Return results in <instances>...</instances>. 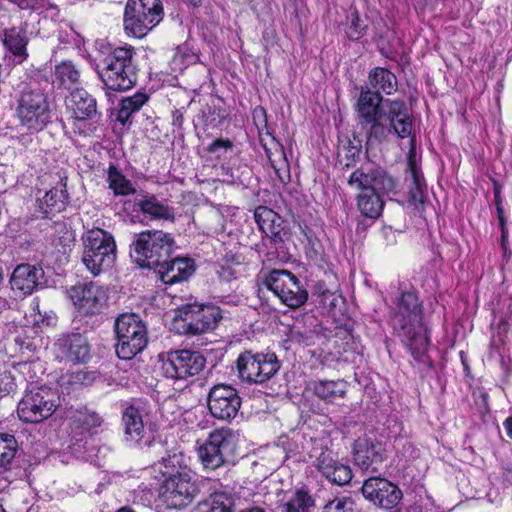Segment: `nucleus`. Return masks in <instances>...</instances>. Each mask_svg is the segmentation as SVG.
Here are the masks:
<instances>
[{
	"label": "nucleus",
	"instance_id": "f704fd0d",
	"mask_svg": "<svg viewBox=\"0 0 512 512\" xmlns=\"http://www.w3.org/2000/svg\"><path fill=\"white\" fill-rule=\"evenodd\" d=\"M116 258L115 253L104 252L103 254L83 251L82 262L87 270L94 276L109 268Z\"/></svg>",
	"mask_w": 512,
	"mask_h": 512
},
{
	"label": "nucleus",
	"instance_id": "bf43d9fd",
	"mask_svg": "<svg viewBox=\"0 0 512 512\" xmlns=\"http://www.w3.org/2000/svg\"><path fill=\"white\" fill-rule=\"evenodd\" d=\"M118 512H134L130 508H121Z\"/></svg>",
	"mask_w": 512,
	"mask_h": 512
},
{
	"label": "nucleus",
	"instance_id": "5fc2aeb1",
	"mask_svg": "<svg viewBox=\"0 0 512 512\" xmlns=\"http://www.w3.org/2000/svg\"><path fill=\"white\" fill-rule=\"evenodd\" d=\"M68 377H69V382L78 384V383L82 382V380L85 378V375L83 372H74V373H71Z\"/></svg>",
	"mask_w": 512,
	"mask_h": 512
},
{
	"label": "nucleus",
	"instance_id": "4d7b16f0",
	"mask_svg": "<svg viewBox=\"0 0 512 512\" xmlns=\"http://www.w3.org/2000/svg\"><path fill=\"white\" fill-rule=\"evenodd\" d=\"M504 427L506 429L508 437L512 438V416L505 420Z\"/></svg>",
	"mask_w": 512,
	"mask_h": 512
},
{
	"label": "nucleus",
	"instance_id": "423d86ee",
	"mask_svg": "<svg viewBox=\"0 0 512 512\" xmlns=\"http://www.w3.org/2000/svg\"><path fill=\"white\" fill-rule=\"evenodd\" d=\"M115 333V351L120 359H132L147 345L146 327L136 314L120 315L115 321Z\"/></svg>",
	"mask_w": 512,
	"mask_h": 512
},
{
	"label": "nucleus",
	"instance_id": "6e6d98bb",
	"mask_svg": "<svg viewBox=\"0 0 512 512\" xmlns=\"http://www.w3.org/2000/svg\"><path fill=\"white\" fill-rule=\"evenodd\" d=\"M108 452H110V448L108 446H106V445H103V446H100V447L97 448V452L94 454V456L98 460H101V459L106 457Z\"/></svg>",
	"mask_w": 512,
	"mask_h": 512
},
{
	"label": "nucleus",
	"instance_id": "6e6552de",
	"mask_svg": "<svg viewBox=\"0 0 512 512\" xmlns=\"http://www.w3.org/2000/svg\"><path fill=\"white\" fill-rule=\"evenodd\" d=\"M236 437L229 428L215 429L209 433L198 449L199 459L205 469L216 470L234 456Z\"/></svg>",
	"mask_w": 512,
	"mask_h": 512
},
{
	"label": "nucleus",
	"instance_id": "4468645a",
	"mask_svg": "<svg viewBox=\"0 0 512 512\" xmlns=\"http://www.w3.org/2000/svg\"><path fill=\"white\" fill-rule=\"evenodd\" d=\"M162 371L167 378L181 380L199 374L206 364L198 351L173 350L159 355Z\"/></svg>",
	"mask_w": 512,
	"mask_h": 512
},
{
	"label": "nucleus",
	"instance_id": "f03ea898",
	"mask_svg": "<svg viewBox=\"0 0 512 512\" xmlns=\"http://www.w3.org/2000/svg\"><path fill=\"white\" fill-rule=\"evenodd\" d=\"M368 142L372 140L381 142L387 139L390 134L400 138L411 135L413 121L408 113L406 104L401 100H386V109L380 116L369 123Z\"/></svg>",
	"mask_w": 512,
	"mask_h": 512
},
{
	"label": "nucleus",
	"instance_id": "864d4df0",
	"mask_svg": "<svg viewBox=\"0 0 512 512\" xmlns=\"http://www.w3.org/2000/svg\"><path fill=\"white\" fill-rule=\"evenodd\" d=\"M219 273V277L225 281H229L231 278L234 277V272L231 268L225 267V265L221 266Z\"/></svg>",
	"mask_w": 512,
	"mask_h": 512
},
{
	"label": "nucleus",
	"instance_id": "49530a36",
	"mask_svg": "<svg viewBox=\"0 0 512 512\" xmlns=\"http://www.w3.org/2000/svg\"><path fill=\"white\" fill-rule=\"evenodd\" d=\"M254 217L261 230L267 233L269 218H277V214L267 207L260 206L255 210Z\"/></svg>",
	"mask_w": 512,
	"mask_h": 512
},
{
	"label": "nucleus",
	"instance_id": "dca6fc26",
	"mask_svg": "<svg viewBox=\"0 0 512 512\" xmlns=\"http://www.w3.org/2000/svg\"><path fill=\"white\" fill-rule=\"evenodd\" d=\"M347 184L358 193L372 191L390 193L395 192L397 188V181L382 168L370 169L369 171L358 168L349 175Z\"/></svg>",
	"mask_w": 512,
	"mask_h": 512
},
{
	"label": "nucleus",
	"instance_id": "393cba45",
	"mask_svg": "<svg viewBox=\"0 0 512 512\" xmlns=\"http://www.w3.org/2000/svg\"><path fill=\"white\" fill-rule=\"evenodd\" d=\"M165 284H174L190 277L194 271L193 263L190 259L175 258L165 259L158 267L154 268Z\"/></svg>",
	"mask_w": 512,
	"mask_h": 512
},
{
	"label": "nucleus",
	"instance_id": "4be33fe9",
	"mask_svg": "<svg viewBox=\"0 0 512 512\" xmlns=\"http://www.w3.org/2000/svg\"><path fill=\"white\" fill-rule=\"evenodd\" d=\"M9 282L13 291L20 295H30L43 287L44 270L41 266L20 264L13 270Z\"/></svg>",
	"mask_w": 512,
	"mask_h": 512
},
{
	"label": "nucleus",
	"instance_id": "a878e982",
	"mask_svg": "<svg viewBox=\"0 0 512 512\" xmlns=\"http://www.w3.org/2000/svg\"><path fill=\"white\" fill-rule=\"evenodd\" d=\"M134 206L144 215L152 220H165L173 222L175 210L154 194L144 193L135 200Z\"/></svg>",
	"mask_w": 512,
	"mask_h": 512
},
{
	"label": "nucleus",
	"instance_id": "7ed1b4c3",
	"mask_svg": "<svg viewBox=\"0 0 512 512\" xmlns=\"http://www.w3.org/2000/svg\"><path fill=\"white\" fill-rule=\"evenodd\" d=\"M133 55L132 47H117L102 59L99 75L107 88L128 90L134 86L137 78Z\"/></svg>",
	"mask_w": 512,
	"mask_h": 512
},
{
	"label": "nucleus",
	"instance_id": "8fccbe9b",
	"mask_svg": "<svg viewBox=\"0 0 512 512\" xmlns=\"http://www.w3.org/2000/svg\"><path fill=\"white\" fill-rule=\"evenodd\" d=\"M232 147V142L224 139H216L214 140L208 147L207 151L209 153H216L218 150H228Z\"/></svg>",
	"mask_w": 512,
	"mask_h": 512
},
{
	"label": "nucleus",
	"instance_id": "c85d7f7f",
	"mask_svg": "<svg viewBox=\"0 0 512 512\" xmlns=\"http://www.w3.org/2000/svg\"><path fill=\"white\" fill-rule=\"evenodd\" d=\"M83 246L86 253L94 252L95 254L108 253L116 254V244L113 236L100 228L87 231L83 236Z\"/></svg>",
	"mask_w": 512,
	"mask_h": 512
},
{
	"label": "nucleus",
	"instance_id": "0eeeda50",
	"mask_svg": "<svg viewBox=\"0 0 512 512\" xmlns=\"http://www.w3.org/2000/svg\"><path fill=\"white\" fill-rule=\"evenodd\" d=\"M16 115L20 125L31 133L44 129L50 121V108L40 90H24L17 100Z\"/></svg>",
	"mask_w": 512,
	"mask_h": 512
},
{
	"label": "nucleus",
	"instance_id": "f3484780",
	"mask_svg": "<svg viewBox=\"0 0 512 512\" xmlns=\"http://www.w3.org/2000/svg\"><path fill=\"white\" fill-rule=\"evenodd\" d=\"M207 404L214 418L229 421L236 417L241 407V398L233 387L217 384L209 390Z\"/></svg>",
	"mask_w": 512,
	"mask_h": 512
},
{
	"label": "nucleus",
	"instance_id": "e433bc0d",
	"mask_svg": "<svg viewBox=\"0 0 512 512\" xmlns=\"http://www.w3.org/2000/svg\"><path fill=\"white\" fill-rule=\"evenodd\" d=\"M109 188L115 196H128L135 193V188L115 166H110L107 177Z\"/></svg>",
	"mask_w": 512,
	"mask_h": 512
},
{
	"label": "nucleus",
	"instance_id": "a211bd4d",
	"mask_svg": "<svg viewBox=\"0 0 512 512\" xmlns=\"http://www.w3.org/2000/svg\"><path fill=\"white\" fill-rule=\"evenodd\" d=\"M68 294L82 315H93L100 312L108 299L106 289L93 282L75 285L70 288Z\"/></svg>",
	"mask_w": 512,
	"mask_h": 512
},
{
	"label": "nucleus",
	"instance_id": "f8f14e48",
	"mask_svg": "<svg viewBox=\"0 0 512 512\" xmlns=\"http://www.w3.org/2000/svg\"><path fill=\"white\" fill-rule=\"evenodd\" d=\"M309 457L322 476L331 483L339 486L350 483L352 479L350 466L338 461L337 454L329 449L326 441L314 439Z\"/></svg>",
	"mask_w": 512,
	"mask_h": 512
},
{
	"label": "nucleus",
	"instance_id": "5701e85b",
	"mask_svg": "<svg viewBox=\"0 0 512 512\" xmlns=\"http://www.w3.org/2000/svg\"><path fill=\"white\" fill-rule=\"evenodd\" d=\"M415 139L410 140V151L408 154V170L406 181L408 184L409 202L415 207H419L425 203L426 199V183L419 167L416 163V153L414 147Z\"/></svg>",
	"mask_w": 512,
	"mask_h": 512
},
{
	"label": "nucleus",
	"instance_id": "79ce46f5",
	"mask_svg": "<svg viewBox=\"0 0 512 512\" xmlns=\"http://www.w3.org/2000/svg\"><path fill=\"white\" fill-rule=\"evenodd\" d=\"M323 512H363L351 496H339L329 501Z\"/></svg>",
	"mask_w": 512,
	"mask_h": 512
},
{
	"label": "nucleus",
	"instance_id": "680f3d73",
	"mask_svg": "<svg viewBox=\"0 0 512 512\" xmlns=\"http://www.w3.org/2000/svg\"><path fill=\"white\" fill-rule=\"evenodd\" d=\"M29 144L30 143H27V142L22 143V145H24V146H28Z\"/></svg>",
	"mask_w": 512,
	"mask_h": 512
},
{
	"label": "nucleus",
	"instance_id": "7c9ffc66",
	"mask_svg": "<svg viewBox=\"0 0 512 512\" xmlns=\"http://www.w3.org/2000/svg\"><path fill=\"white\" fill-rule=\"evenodd\" d=\"M312 390L317 397L327 403H335L344 398L347 391L345 381L319 380L312 383Z\"/></svg>",
	"mask_w": 512,
	"mask_h": 512
},
{
	"label": "nucleus",
	"instance_id": "ea45409f",
	"mask_svg": "<svg viewBox=\"0 0 512 512\" xmlns=\"http://www.w3.org/2000/svg\"><path fill=\"white\" fill-rule=\"evenodd\" d=\"M80 78V72L76 69L72 62H61L55 68V79L63 87L71 89L77 84Z\"/></svg>",
	"mask_w": 512,
	"mask_h": 512
},
{
	"label": "nucleus",
	"instance_id": "603ef678",
	"mask_svg": "<svg viewBox=\"0 0 512 512\" xmlns=\"http://www.w3.org/2000/svg\"><path fill=\"white\" fill-rule=\"evenodd\" d=\"M280 221L281 218L277 215V218H269L268 220V226H267V233L270 232L271 234H278L279 228H280Z\"/></svg>",
	"mask_w": 512,
	"mask_h": 512
},
{
	"label": "nucleus",
	"instance_id": "13d9d810",
	"mask_svg": "<svg viewBox=\"0 0 512 512\" xmlns=\"http://www.w3.org/2000/svg\"><path fill=\"white\" fill-rule=\"evenodd\" d=\"M498 210V218H499V221H500V224L502 226V232H503V238L505 237V231H504V216H503V210L501 207H498L497 208Z\"/></svg>",
	"mask_w": 512,
	"mask_h": 512
},
{
	"label": "nucleus",
	"instance_id": "2f4dec72",
	"mask_svg": "<svg viewBox=\"0 0 512 512\" xmlns=\"http://www.w3.org/2000/svg\"><path fill=\"white\" fill-rule=\"evenodd\" d=\"M233 507L234 499L230 493L216 491L198 504L196 512H232Z\"/></svg>",
	"mask_w": 512,
	"mask_h": 512
},
{
	"label": "nucleus",
	"instance_id": "a18cd8bd",
	"mask_svg": "<svg viewBox=\"0 0 512 512\" xmlns=\"http://www.w3.org/2000/svg\"><path fill=\"white\" fill-rule=\"evenodd\" d=\"M348 19H350V24L346 34L350 39L357 40L363 35L366 26L362 23L356 11L351 12Z\"/></svg>",
	"mask_w": 512,
	"mask_h": 512
},
{
	"label": "nucleus",
	"instance_id": "09e8293b",
	"mask_svg": "<svg viewBox=\"0 0 512 512\" xmlns=\"http://www.w3.org/2000/svg\"><path fill=\"white\" fill-rule=\"evenodd\" d=\"M342 300L341 296L336 294L335 292H324L322 294L321 303L327 308L329 311L335 309L339 302Z\"/></svg>",
	"mask_w": 512,
	"mask_h": 512
},
{
	"label": "nucleus",
	"instance_id": "c03bdc74",
	"mask_svg": "<svg viewBox=\"0 0 512 512\" xmlns=\"http://www.w3.org/2000/svg\"><path fill=\"white\" fill-rule=\"evenodd\" d=\"M17 441L11 434H0V465L6 466L15 457Z\"/></svg>",
	"mask_w": 512,
	"mask_h": 512
},
{
	"label": "nucleus",
	"instance_id": "a19ab883",
	"mask_svg": "<svg viewBox=\"0 0 512 512\" xmlns=\"http://www.w3.org/2000/svg\"><path fill=\"white\" fill-rule=\"evenodd\" d=\"M286 512H312L315 501L311 495L303 490H298L284 505Z\"/></svg>",
	"mask_w": 512,
	"mask_h": 512
},
{
	"label": "nucleus",
	"instance_id": "bb28decb",
	"mask_svg": "<svg viewBox=\"0 0 512 512\" xmlns=\"http://www.w3.org/2000/svg\"><path fill=\"white\" fill-rule=\"evenodd\" d=\"M384 109H386V100H383L381 94L372 92L370 88L361 87L357 112L363 120L362 124L374 121Z\"/></svg>",
	"mask_w": 512,
	"mask_h": 512
},
{
	"label": "nucleus",
	"instance_id": "f257e3e1",
	"mask_svg": "<svg viewBox=\"0 0 512 512\" xmlns=\"http://www.w3.org/2000/svg\"><path fill=\"white\" fill-rule=\"evenodd\" d=\"M395 333L417 361H425L429 346L427 329L422 323V308L414 292H404L398 311L392 318Z\"/></svg>",
	"mask_w": 512,
	"mask_h": 512
},
{
	"label": "nucleus",
	"instance_id": "6ab92c4d",
	"mask_svg": "<svg viewBox=\"0 0 512 512\" xmlns=\"http://www.w3.org/2000/svg\"><path fill=\"white\" fill-rule=\"evenodd\" d=\"M361 491L366 500L383 509L395 507L402 498L401 490L394 483L382 477L366 479Z\"/></svg>",
	"mask_w": 512,
	"mask_h": 512
},
{
	"label": "nucleus",
	"instance_id": "412c9836",
	"mask_svg": "<svg viewBox=\"0 0 512 512\" xmlns=\"http://www.w3.org/2000/svg\"><path fill=\"white\" fill-rule=\"evenodd\" d=\"M386 459L381 443L370 439H358L354 445V462L363 471L377 472Z\"/></svg>",
	"mask_w": 512,
	"mask_h": 512
},
{
	"label": "nucleus",
	"instance_id": "aec40b11",
	"mask_svg": "<svg viewBox=\"0 0 512 512\" xmlns=\"http://www.w3.org/2000/svg\"><path fill=\"white\" fill-rule=\"evenodd\" d=\"M123 441L130 448L142 449L151 444L152 438L146 430L141 411L131 405L122 412Z\"/></svg>",
	"mask_w": 512,
	"mask_h": 512
},
{
	"label": "nucleus",
	"instance_id": "cd10ccee",
	"mask_svg": "<svg viewBox=\"0 0 512 512\" xmlns=\"http://www.w3.org/2000/svg\"><path fill=\"white\" fill-rule=\"evenodd\" d=\"M61 353L68 361L86 362L90 357V346L81 334H70L58 340Z\"/></svg>",
	"mask_w": 512,
	"mask_h": 512
},
{
	"label": "nucleus",
	"instance_id": "4c0bfd02",
	"mask_svg": "<svg viewBox=\"0 0 512 512\" xmlns=\"http://www.w3.org/2000/svg\"><path fill=\"white\" fill-rule=\"evenodd\" d=\"M102 418L93 411L79 410L71 417V426L73 429H81L80 433H93V430L101 426Z\"/></svg>",
	"mask_w": 512,
	"mask_h": 512
},
{
	"label": "nucleus",
	"instance_id": "9d476101",
	"mask_svg": "<svg viewBox=\"0 0 512 512\" xmlns=\"http://www.w3.org/2000/svg\"><path fill=\"white\" fill-rule=\"evenodd\" d=\"M222 313L219 307L214 305L187 304L178 309L176 322L179 329L185 334L198 335L214 330Z\"/></svg>",
	"mask_w": 512,
	"mask_h": 512
},
{
	"label": "nucleus",
	"instance_id": "c756f323",
	"mask_svg": "<svg viewBox=\"0 0 512 512\" xmlns=\"http://www.w3.org/2000/svg\"><path fill=\"white\" fill-rule=\"evenodd\" d=\"M363 87L370 88L372 92L390 95L397 89L396 76L385 68L376 67L370 71L367 85Z\"/></svg>",
	"mask_w": 512,
	"mask_h": 512
},
{
	"label": "nucleus",
	"instance_id": "58836bf2",
	"mask_svg": "<svg viewBox=\"0 0 512 512\" xmlns=\"http://www.w3.org/2000/svg\"><path fill=\"white\" fill-rule=\"evenodd\" d=\"M147 100L148 97L144 93H136L131 97L122 99L117 113V120L125 124L134 113L141 109Z\"/></svg>",
	"mask_w": 512,
	"mask_h": 512
},
{
	"label": "nucleus",
	"instance_id": "3c124183",
	"mask_svg": "<svg viewBox=\"0 0 512 512\" xmlns=\"http://www.w3.org/2000/svg\"><path fill=\"white\" fill-rule=\"evenodd\" d=\"M280 221L281 218L277 215V218H269L268 220V226H267V233L270 232L271 234H278L279 228H280Z\"/></svg>",
	"mask_w": 512,
	"mask_h": 512
},
{
	"label": "nucleus",
	"instance_id": "72a5a7b5",
	"mask_svg": "<svg viewBox=\"0 0 512 512\" xmlns=\"http://www.w3.org/2000/svg\"><path fill=\"white\" fill-rule=\"evenodd\" d=\"M3 43L15 57L19 58L20 62L28 56L26 51L27 39L24 31L16 28L7 30L4 34Z\"/></svg>",
	"mask_w": 512,
	"mask_h": 512
},
{
	"label": "nucleus",
	"instance_id": "473e14b6",
	"mask_svg": "<svg viewBox=\"0 0 512 512\" xmlns=\"http://www.w3.org/2000/svg\"><path fill=\"white\" fill-rule=\"evenodd\" d=\"M381 192L358 193L357 207L362 215L372 219H376L381 215L384 207V201L380 196Z\"/></svg>",
	"mask_w": 512,
	"mask_h": 512
},
{
	"label": "nucleus",
	"instance_id": "1a4fd4ad",
	"mask_svg": "<svg viewBox=\"0 0 512 512\" xmlns=\"http://www.w3.org/2000/svg\"><path fill=\"white\" fill-rule=\"evenodd\" d=\"M59 405L57 393L49 387L29 390L18 403L19 418L28 423H39L49 418Z\"/></svg>",
	"mask_w": 512,
	"mask_h": 512
},
{
	"label": "nucleus",
	"instance_id": "c9c22d12",
	"mask_svg": "<svg viewBox=\"0 0 512 512\" xmlns=\"http://www.w3.org/2000/svg\"><path fill=\"white\" fill-rule=\"evenodd\" d=\"M158 471L164 478L173 477L182 472H190L185 463V457L182 453L169 454L167 457L162 458L156 464Z\"/></svg>",
	"mask_w": 512,
	"mask_h": 512
},
{
	"label": "nucleus",
	"instance_id": "2eb2a0df",
	"mask_svg": "<svg viewBox=\"0 0 512 512\" xmlns=\"http://www.w3.org/2000/svg\"><path fill=\"white\" fill-rule=\"evenodd\" d=\"M266 287L289 308L302 306L308 298L306 289L291 272L287 270H273L265 279Z\"/></svg>",
	"mask_w": 512,
	"mask_h": 512
},
{
	"label": "nucleus",
	"instance_id": "20e7f679",
	"mask_svg": "<svg viewBox=\"0 0 512 512\" xmlns=\"http://www.w3.org/2000/svg\"><path fill=\"white\" fill-rule=\"evenodd\" d=\"M174 239L161 230L143 231L137 235L131 256L141 267L154 269L172 253Z\"/></svg>",
	"mask_w": 512,
	"mask_h": 512
},
{
	"label": "nucleus",
	"instance_id": "39448f33",
	"mask_svg": "<svg viewBox=\"0 0 512 512\" xmlns=\"http://www.w3.org/2000/svg\"><path fill=\"white\" fill-rule=\"evenodd\" d=\"M163 14L160 0H128L123 17L125 32L143 38L160 23Z\"/></svg>",
	"mask_w": 512,
	"mask_h": 512
},
{
	"label": "nucleus",
	"instance_id": "37998d69",
	"mask_svg": "<svg viewBox=\"0 0 512 512\" xmlns=\"http://www.w3.org/2000/svg\"><path fill=\"white\" fill-rule=\"evenodd\" d=\"M509 325L506 321H501L493 333L491 338V356L496 353L499 357L503 358L506 355V342Z\"/></svg>",
	"mask_w": 512,
	"mask_h": 512
},
{
	"label": "nucleus",
	"instance_id": "b1692460",
	"mask_svg": "<svg viewBox=\"0 0 512 512\" xmlns=\"http://www.w3.org/2000/svg\"><path fill=\"white\" fill-rule=\"evenodd\" d=\"M68 110L74 121L91 119L97 112L95 98L83 88H75L66 100Z\"/></svg>",
	"mask_w": 512,
	"mask_h": 512
},
{
	"label": "nucleus",
	"instance_id": "de8ad7c7",
	"mask_svg": "<svg viewBox=\"0 0 512 512\" xmlns=\"http://www.w3.org/2000/svg\"><path fill=\"white\" fill-rule=\"evenodd\" d=\"M66 198H67V196L63 190H61L60 195H58V190L52 189V190L46 192V194L44 196V201L48 206L56 207L58 202L63 204L64 201L66 200Z\"/></svg>",
	"mask_w": 512,
	"mask_h": 512
},
{
	"label": "nucleus",
	"instance_id": "052dcab7",
	"mask_svg": "<svg viewBox=\"0 0 512 512\" xmlns=\"http://www.w3.org/2000/svg\"><path fill=\"white\" fill-rule=\"evenodd\" d=\"M0 512H6V510L0 505Z\"/></svg>",
	"mask_w": 512,
	"mask_h": 512
},
{
	"label": "nucleus",
	"instance_id": "9b49d317",
	"mask_svg": "<svg viewBox=\"0 0 512 512\" xmlns=\"http://www.w3.org/2000/svg\"><path fill=\"white\" fill-rule=\"evenodd\" d=\"M280 366L274 353L244 351L237 359L238 376L247 383L262 384L268 381L279 371Z\"/></svg>",
	"mask_w": 512,
	"mask_h": 512
},
{
	"label": "nucleus",
	"instance_id": "ddd939ff",
	"mask_svg": "<svg viewBox=\"0 0 512 512\" xmlns=\"http://www.w3.org/2000/svg\"><path fill=\"white\" fill-rule=\"evenodd\" d=\"M198 493V487L190 472L164 478L158 490V502L167 509L187 506Z\"/></svg>",
	"mask_w": 512,
	"mask_h": 512
}]
</instances>
